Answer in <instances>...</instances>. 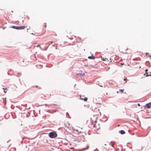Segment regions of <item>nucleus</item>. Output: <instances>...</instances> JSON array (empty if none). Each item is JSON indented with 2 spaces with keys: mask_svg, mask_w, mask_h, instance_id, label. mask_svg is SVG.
<instances>
[{
  "mask_svg": "<svg viewBox=\"0 0 151 151\" xmlns=\"http://www.w3.org/2000/svg\"><path fill=\"white\" fill-rule=\"evenodd\" d=\"M48 136L50 138H54L57 136V134L55 132H52L48 134Z\"/></svg>",
  "mask_w": 151,
  "mask_h": 151,
  "instance_id": "nucleus-1",
  "label": "nucleus"
},
{
  "mask_svg": "<svg viewBox=\"0 0 151 151\" xmlns=\"http://www.w3.org/2000/svg\"><path fill=\"white\" fill-rule=\"evenodd\" d=\"M145 106L147 109H149L151 107V103H149L147 104Z\"/></svg>",
  "mask_w": 151,
  "mask_h": 151,
  "instance_id": "nucleus-2",
  "label": "nucleus"
},
{
  "mask_svg": "<svg viewBox=\"0 0 151 151\" xmlns=\"http://www.w3.org/2000/svg\"><path fill=\"white\" fill-rule=\"evenodd\" d=\"M26 27H25V26L18 27V30L24 29Z\"/></svg>",
  "mask_w": 151,
  "mask_h": 151,
  "instance_id": "nucleus-3",
  "label": "nucleus"
},
{
  "mask_svg": "<svg viewBox=\"0 0 151 151\" xmlns=\"http://www.w3.org/2000/svg\"><path fill=\"white\" fill-rule=\"evenodd\" d=\"M74 132L76 134H78L79 133H81V132H79L78 129H74Z\"/></svg>",
  "mask_w": 151,
  "mask_h": 151,
  "instance_id": "nucleus-4",
  "label": "nucleus"
},
{
  "mask_svg": "<svg viewBox=\"0 0 151 151\" xmlns=\"http://www.w3.org/2000/svg\"><path fill=\"white\" fill-rule=\"evenodd\" d=\"M80 99H81L82 100H83L84 101H87V100L88 98L86 97H85L84 99H83V98L81 97V96H80Z\"/></svg>",
  "mask_w": 151,
  "mask_h": 151,
  "instance_id": "nucleus-5",
  "label": "nucleus"
},
{
  "mask_svg": "<svg viewBox=\"0 0 151 151\" xmlns=\"http://www.w3.org/2000/svg\"><path fill=\"white\" fill-rule=\"evenodd\" d=\"M145 74H146V76H151V72L149 73H148L146 72Z\"/></svg>",
  "mask_w": 151,
  "mask_h": 151,
  "instance_id": "nucleus-6",
  "label": "nucleus"
},
{
  "mask_svg": "<svg viewBox=\"0 0 151 151\" xmlns=\"http://www.w3.org/2000/svg\"><path fill=\"white\" fill-rule=\"evenodd\" d=\"M11 28H13V29H18V27H16V26H12V27H11Z\"/></svg>",
  "mask_w": 151,
  "mask_h": 151,
  "instance_id": "nucleus-7",
  "label": "nucleus"
},
{
  "mask_svg": "<svg viewBox=\"0 0 151 151\" xmlns=\"http://www.w3.org/2000/svg\"><path fill=\"white\" fill-rule=\"evenodd\" d=\"M88 58L90 59H94L95 58L94 56H90L88 57Z\"/></svg>",
  "mask_w": 151,
  "mask_h": 151,
  "instance_id": "nucleus-8",
  "label": "nucleus"
},
{
  "mask_svg": "<svg viewBox=\"0 0 151 151\" xmlns=\"http://www.w3.org/2000/svg\"><path fill=\"white\" fill-rule=\"evenodd\" d=\"M119 132L121 134H124L125 133V132L123 130L120 131H119Z\"/></svg>",
  "mask_w": 151,
  "mask_h": 151,
  "instance_id": "nucleus-9",
  "label": "nucleus"
},
{
  "mask_svg": "<svg viewBox=\"0 0 151 151\" xmlns=\"http://www.w3.org/2000/svg\"><path fill=\"white\" fill-rule=\"evenodd\" d=\"M85 75V73H79L78 74H77V75H82V76H84Z\"/></svg>",
  "mask_w": 151,
  "mask_h": 151,
  "instance_id": "nucleus-10",
  "label": "nucleus"
},
{
  "mask_svg": "<svg viewBox=\"0 0 151 151\" xmlns=\"http://www.w3.org/2000/svg\"><path fill=\"white\" fill-rule=\"evenodd\" d=\"M96 109H94V110H96V112H97L98 111H99V112L100 114H101V113L100 112V111H99V109H97L96 108Z\"/></svg>",
  "mask_w": 151,
  "mask_h": 151,
  "instance_id": "nucleus-11",
  "label": "nucleus"
},
{
  "mask_svg": "<svg viewBox=\"0 0 151 151\" xmlns=\"http://www.w3.org/2000/svg\"><path fill=\"white\" fill-rule=\"evenodd\" d=\"M108 146H109V148H111V147H112L113 146L112 145H110V144H108Z\"/></svg>",
  "mask_w": 151,
  "mask_h": 151,
  "instance_id": "nucleus-12",
  "label": "nucleus"
},
{
  "mask_svg": "<svg viewBox=\"0 0 151 151\" xmlns=\"http://www.w3.org/2000/svg\"><path fill=\"white\" fill-rule=\"evenodd\" d=\"M119 91L121 93H122L124 92V89H119Z\"/></svg>",
  "mask_w": 151,
  "mask_h": 151,
  "instance_id": "nucleus-13",
  "label": "nucleus"
},
{
  "mask_svg": "<svg viewBox=\"0 0 151 151\" xmlns=\"http://www.w3.org/2000/svg\"><path fill=\"white\" fill-rule=\"evenodd\" d=\"M3 89H4V92L5 93H6L7 89L6 88L5 89L4 88H3Z\"/></svg>",
  "mask_w": 151,
  "mask_h": 151,
  "instance_id": "nucleus-14",
  "label": "nucleus"
},
{
  "mask_svg": "<svg viewBox=\"0 0 151 151\" xmlns=\"http://www.w3.org/2000/svg\"><path fill=\"white\" fill-rule=\"evenodd\" d=\"M43 26L45 27L46 28V23H44L43 24Z\"/></svg>",
  "mask_w": 151,
  "mask_h": 151,
  "instance_id": "nucleus-15",
  "label": "nucleus"
},
{
  "mask_svg": "<svg viewBox=\"0 0 151 151\" xmlns=\"http://www.w3.org/2000/svg\"><path fill=\"white\" fill-rule=\"evenodd\" d=\"M40 45H37V46H36V47H40V48H41V47L40 46Z\"/></svg>",
  "mask_w": 151,
  "mask_h": 151,
  "instance_id": "nucleus-16",
  "label": "nucleus"
},
{
  "mask_svg": "<svg viewBox=\"0 0 151 151\" xmlns=\"http://www.w3.org/2000/svg\"><path fill=\"white\" fill-rule=\"evenodd\" d=\"M127 78H124V81H125V83H126V82H127Z\"/></svg>",
  "mask_w": 151,
  "mask_h": 151,
  "instance_id": "nucleus-17",
  "label": "nucleus"
},
{
  "mask_svg": "<svg viewBox=\"0 0 151 151\" xmlns=\"http://www.w3.org/2000/svg\"><path fill=\"white\" fill-rule=\"evenodd\" d=\"M94 127H95V128H97V127H96V124L94 125Z\"/></svg>",
  "mask_w": 151,
  "mask_h": 151,
  "instance_id": "nucleus-18",
  "label": "nucleus"
},
{
  "mask_svg": "<svg viewBox=\"0 0 151 151\" xmlns=\"http://www.w3.org/2000/svg\"><path fill=\"white\" fill-rule=\"evenodd\" d=\"M137 105H138V106H140V105L139 104V103H138V104Z\"/></svg>",
  "mask_w": 151,
  "mask_h": 151,
  "instance_id": "nucleus-19",
  "label": "nucleus"
},
{
  "mask_svg": "<svg viewBox=\"0 0 151 151\" xmlns=\"http://www.w3.org/2000/svg\"><path fill=\"white\" fill-rule=\"evenodd\" d=\"M148 71V70L147 69H146L145 70V71L146 72V73Z\"/></svg>",
  "mask_w": 151,
  "mask_h": 151,
  "instance_id": "nucleus-20",
  "label": "nucleus"
},
{
  "mask_svg": "<svg viewBox=\"0 0 151 151\" xmlns=\"http://www.w3.org/2000/svg\"><path fill=\"white\" fill-rule=\"evenodd\" d=\"M106 149H107L108 148H106Z\"/></svg>",
  "mask_w": 151,
  "mask_h": 151,
  "instance_id": "nucleus-21",
  "label": "nucleus"
}]
</instances>
